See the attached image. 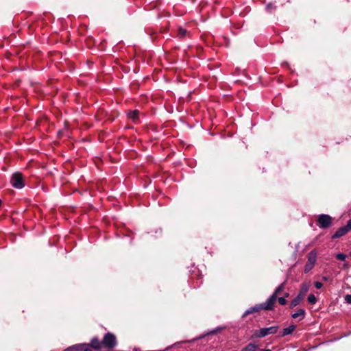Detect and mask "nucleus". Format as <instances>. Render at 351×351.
I'll use <instances>...</instances> for the list:
<instances>
[{
  "label": "nucleus",
  "mask_w": 351,
  "mask_h": 351,
  "mask_svg": "<svg viewBox=\"0 0 351 351\" xmlns=\"http://www.w3.org/2000/svg\"><path fill=\"white\" fill-rule=\"evenodd\" d=\"M103 346L102 341H99L98 338L94 337L91 339L90 344L89 345V347H92L94 349L96 350H100Z\"/></svg>",
  "instance_id": "obj_9"
},
{
  "label": "nucleus",
  "mask_w": 351,
  "mask_h": 351,
  "mask_svg": "<svg viewBox=\"0 0 351 351\" xmlns=\"http://www.w3.org/2000/svg\"><path fill=\"white\" fill-rule=\"evenodd\" d=\"M278 302L281 304V305H285L287 304V300L285 298H278Z\"/></svg>",
  "instance_id": "obj_22"
},
{
  "label": "nucleus",
  "mask_w": 351,
  "mask_h": 351,
  "mask_svg": "<svg viewBox=\"0 0 351 351\" xmlns=\"http://www.w3.org/2000/svg\"><path fill=\"white\" fill-rule=\"evenodd\" d=\"M347 226L350 230H351V219L348 221Z\"/></svg>",
  "instance_id": "obj_27"
},
{
  "label": "nucleus",
  "mask_w": 351,
  "mask_h": 351,
  "mask_svg": "<svg viewBox=\"0 0 351 351\" xmlns=\"http://www.w3.org/2000/svg\"><path fill=\"white\" fill-rule=\"evenodd\" d=\"M257 346L253 343H249L247 346L242 349L241 351H255Z\"/></svg>",
  "instance_id": "obj_17"
},
{
  "label": "nucleus",
  "mask_w": 351,
  "mask_h": 351,
  "mask_svg": "<svg viewBox=\"0 0 351 351\" xmlns=\"http://www.w3.org/2000/svg\"><path fill=\"white\" fill-rule=\"evenodd\" d=\"M302 300L303 298L301 296L297 295L293 300H291L290 303V307L293 308L302 302Z\"/></svg>",
  "instance_id": "obj_15"
},
{
  "label": "nucleus",
  "mask_w": 351,
  "mask_h": 351,
  "mask_svg": "<svg viewBox=\"0 0 351 351\" xmlns=\"http://www.w3.org/2000/svg\"><path fill=\"white\" fill-rule=\"evenodd\" d=\"M10 183L13 187L19 189L23 188L25 186L22 175L19 172H16L12 175Z\"/></svg>",
  "instance_id": "obj_2"
},
{
  "label": "nucleus",
  "mask_w": 351,
  "mask_h": 351,
  "mask_svg": "<svg viewBox=\"0 0 351 351\" xmlns=\"http://www.w3.org/2000/svg\"><path fill=\"white\" fill-rule=\"evenodd\" d=\"M186 29H183L182 27H180L178 29V35H179L180 37L183 38V37H184L186 36Z\"/></svg>",
  "instance_id": "obj_20"
},
{
  "label": "nucleus",
  "mask_w": 351,
  "mask_h": 351,
  "mask_svg": "<svg viewBox=\"0 0 351 351\" xmlns=\"http://www.w3.org/2000/svg\"><path fill=\"white\" fill-rule=\"evenodd\" d=\"M310 285L308 283H302L300 289V292L298 295L301 296L304 298L306 293L308 292L309 289Z\"/></svg>",
  "instance_id": "obj_11"
},
{
  "label": "nucleus",
  "mask_w": 351,
  "mask_h": 351,
  "mask_svg": "<svg viewBox=\"0 0 351 351\" xmlns=\"http://www.w3.org/2000/svg\"><path fill=\"white\" fill-rule=\"evenodd\" d=\"M349 230H350V229L348 228L347 225L346 226L341 227V228H339L335 232V233L332 236V239H334L341 237L345 235Z\"/></svg>",
  "instance_id": "obj_7"
},
{
  "label": "nucleus",
  "mask_w": 351,
  "mask_h": 351,
  "mask_svg": "<svg viewBox=\"0 0 351 351\" xmlns=\"http://www.w3.org/2000/svg\"><path fill=\"white\" fill-rule=\"evenodd\" d=\"M103 346L108 349L114 348L117 344V341L115 335L111 332L106 333L102 339Z\"/></svg>",
  "instance_id": "obj_1"
},
{
  "label": "nucleus",
  "mask_w": 351,
  "mask_h": 351,
  "mask_svg": "<svg viewBox=\"0 0 351 351\" xmlns=\"http://www.w3.org/2000/svg\"><path fill=\"white\" fill-rule=\"evenodd\" d=\"M272 7H273V5H272L271 3H269V4L267 5L266 9H267V10H270L272 8Z\"/></svg>",
  "instance_id": "obj_26"
},
{
  "label": "nucleus",
  "mask_w": 351,
  "mask_h": 351,
  "mask_svg": "<svg viewBox=\"0 0 351 351\" xmlns=\"http://www.w3.org/2000/svg\"><path fill=\"white\" fill-rule=\"evenodd\" d=\"M284 287H285V282L282 283L280 285H279L276 289L275 290V291L273 293V295H275L276 298H277V295L278 294L282 291L283 289H284Z\"/></svg>",
  "instance_id": "obj_18"
},
{
  "label": "nucleus",
  "mask_w": 351,
  "mask_h": 351,
  "mask_svg": "<svg viewBox=\"0 0 351 351\" xmlns=\"http://www.w3.org/2000/svg\"><path fill=\"white\" fill-rule=\"evenodd\" d=\"M315 287L316 289H321L323 287V284L320 282H315Z\"/></svg>",
  "instance_id": "obj_24"
},
{
  "label": "nucleus",
  "mask_w": 351,
  "mask_h": 351,
  "mask_svg": "<svg viewBox=\"0 0 351 351\" xmlns=\"http://www.w3.org/2000/svg\"><path fill=\"white\" fill-rule=\"evenodd\" d=\"M263 309V306H261V304H256L255 306H252L249 308H247L243 313V317H246L247 315H250V314H252V313H254L255 312H258L260 311L261 310Z\"/></svg>",
  "instance_id": "obj_8"
},
{
  "label": "nucleus",
  "mask_w": 351,
  "mask_h": 351,
  "mask_svg": "<svg viewBox=\"0 0 351 351\" xmlns=\"http://www.w3.org/2000/svg\"><path fill=\"white\" fill-rule=\"evenodd\" d=\"M285 297H286V298L289 297V293H286V294H285Z\"/></svg>",
  "instance_id": "obj_28"
},
{
  "label": "nucleus",
  "mask_w": 351,
  "mask_h": 351,
  "mask_svg": "<svg viewBox=\"0 0 351 351\" xmlns=\"http://www.w3.org/2000/svg\"><path fill=\"white\" fill-rule=\"evenodd\" d=\"M138 110H133L130 111L128 114V117L129 119L132 120L134 123L138 122Z\"/></svg>",
  "instance_id": "obj_12"
},
{
  "label": "nucleus",
  "mask_w": 351,
  "mask_h": 351,
  "mask_svg": "<svg viewBox=\"0 0 351 351\" xmlns=\"http://www.w3.org/2000/svg\"><path fill=\"white\" fill-rule=\"evenodd\" d=\"M83 351H92L90 348L89 345L86 343L85 348H83Z\"/></svg>",
  "instance_id": "obj_25"
},
{
  "label": "nucleus",
  "mask_w": 351,
  "mask_h": 351,
  "mask_svg": "<svg viewBox=\"0 0 351 351\" xmlns=\"http://www.w3.org/2000/svg\"><path fill=\"white\" fill-rule=\"evenodd\" d=\"M317 261V252L312 250L309 252L308 256V261L304 267V272L307 273L311 271L314 267Z\"/></svg>",
  "instance_id": "obj_3"
},
{
  "label": "nucleus",
  "mask_w": 351,
  "mask_h": 351,
  "mask_svg": "<svg viewBox=\"0 0 351 351\" xmlns=\"http://www.w3.org/2000/svg\"><path fill=\"white\" fill-rule=\"evenodd\" d=\"M295 328V326L294 325H291V326L283 329V331H282L281 335L282 337H284V336L290 335L294 331Z\"/></svg>",
  "instance_id": "obj_14"
},
{
  "label": "nucleus",
  "mask_w": 351,
  "mask_h": 351,
  "mask_svg": "<svg viewBox=\"0 0 351 351\" xmlns=\"http://www.w3.org/2000/svg\"><path fill=\"white\" fill-rule=\"evenodd\" d=\"M308 302L311 304H314L317 302V298L313 294H310L308 296Z\"/></svg>",
  "instance_id": "obj_19"
},
{
  "label": "nucleus",
  "mask_w": 351,
  "mask_h": 351,
  "mask_svg": "<svg viewBox=\"0 0 351 351\" xmlns=\"http://www.w3.org/2000/svg\"><path fill=\"white\" fill-rule=\"evenodd\" d=\"M86 343H78L67 348L65 351H82L85 348Z\"/></svg>",
  "instance_id": "obj_10"
},
{
  "label": "nucleus",
  "mask_w": 351,
  "mask_h": 351,
  "mask_svg": "<svg viewBox=\"0 0 351 351\" xmlns=\"http://www.w3.org/2000/svg\"><path fill=\"white\" fill-rule=\"evenodd\" d=\"M276 300L277 298H276V296L271 295L265 303L261 304V306H263V309L272 310L274 308V306Z\"/></svg>",
  "instance_id": "obj_6"
},
{
  "label": "nucleus",
  "mask_w": 351,
  "mask_h": 351,
  "mask_svg": "<svg viewBox=\"0 0 351 351\" xmlns=\"http://www.w3.org/2000/svg\"><path fill=\"white\" fill-rule=\"evenodd\" d=\"M336 258L340 261H344L346 258V255L343 253L337 254Z\"/></svg>",
  "instance_id": "obj_21"
},
{
  "label": "nucleus",
  "mask_w": 351,
  "mask_h": 351,
  "mask_svg": "<svg viewBox=\"0 0 351 351\" xmlns=\"http://www.w3.org/2000/svg\"><path fill=\"white\" fill-rule=\"evenodd\" d=\"M225 328V327H217L216 328L206 332V334H204L202 336H199V337H197V339H202L203 337H206V335H214V334H216L218 332L223 330Z\"/></svg>",
  "instance_id": "obj_13"
},
{
  "label": "nucleus",
  "mask_w": 351,
  "mask_h": 351,
  "mask_svg": "<svg viewBox=\"0 0 351 351\" xmlns=\"http://www.w3.org/2000/svg\"><path fill=\"white\" fill-rule=\"evenodd\" d=\"M345 301L348 304H351V293L345 296Z\"/></svg>",
  "instance_id": "obj_23"
},
{
  "label": "nucleus",
  "mask_w": 351,
  "mask_h": 351,
  "mask_svg": "<svg viewBox=\"0 0 351 351\" xmlns=\"http://www.w3.org/2000/svg\"><path fill=\"white\" fill-rule=\"evenodd\" d=\"M278 326H273L268 328H262L256 332L258 337L262 338L269 335L276 334L278 331Z\"/></svg>",
  "instance_id": "obj_4"
},
{
  "label": "nucleus",
  "mask_w": 351,
  "mask_h": 351,
  "mask_svg": "<svg viewBox=\"0 0 351 351\" xmlns=\"http://www.w3.org/2000/svg\"><path fill=\"white\" fill-rule=\"evenodd\" d=\"M318 225L322 228H326L330 226L332 223V218L328 215H320L317 219Z\"/></svg>",
  "instance_id": "obj_5"
},
{
  "label": "nucleus",
  "mask_w": 351,
  "mask_h": 351,
  "mask_svg": "<svg viewBox=\"0 0 351 351\" xmlns=\"http://www.w3.org/2000/svg\"><path fill=\"white\" fill-rule=\"evenodd\" d=\"M305 311L302 308H300L297 311V312L294 313L292 314V317L295 319V318H298L299 317H302V319L304 317L305 315Z\"/></svg>",
  "instance_id": "obj_16"
}]
</instances>
